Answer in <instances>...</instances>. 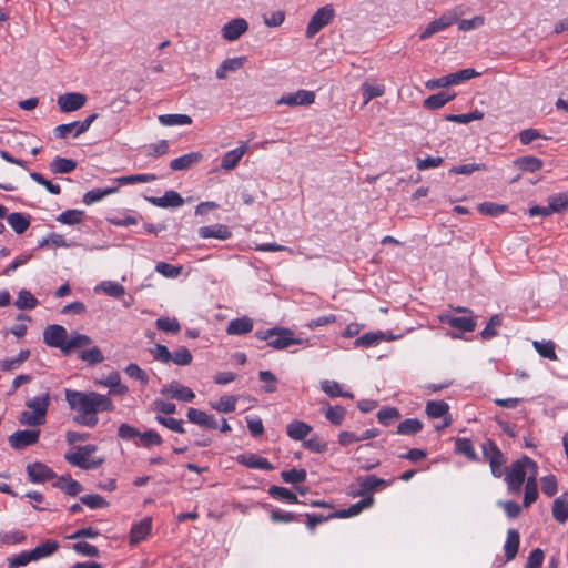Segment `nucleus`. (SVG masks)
Listing matches in <instances>:
<instances>
[{"instance_id": "nucleus-1", "label": "nucleus", "mask_w": 568, "mask_h": 568, "mask_svg": "<svg viewBox=\"0 0 568 568\" xmlns=\"http://www.w3.org/2000/svg\"><path fill=\"white\" fill-rule=\"evenodd\" d=\"M65 400L69 407L75 412L73 420L82 426L94 427L98 422V414L112 412L114 405L108 395L97 392L64 390Z\"/></svg>"}, {"instance_id": "nucleus-64", "label": "nucleus", "mask_w": 568, "mask_h": 568, "mask_svg": "<svg viewBox=\"0 0 568 568\" xmlns=\"http://www.w3.org/2000/svg\"><path fill=\"white\" fill-rule=\"evenodd\" d=\"M500 325L501 317L499 315L491 316L485 328L480 332L481 338L490 339L495 337L497 335V327H499Z\"/></svg>"}, {"instance_id": "nucleus-11", "label": "nucleus", "mask_w": 568, "mask_h": 568, "mask_svg": "<svg viewBox=\"0 0 568 568\" xmlns=\"http://www.w3.org/2000/svg\"><path fill=\"white\" fill-rule=\"evenodd\" d=\"M458 20V16L455 12H447L442 14L438 19L429 22L425 30L419 34L420 40H426L433 34L444 31Z\"/></svg>"}, {"instance_id": "nucleus-46", "label": "nucleus", "mask_w": 568, "mask_h": 568, "mask_svg": "<svg viewBox=\"0 0 568 568\" xmlns=\"http://www.w3.org/2000/svg\"><path fill=\"white\" fill-rule=\"evenodd\" d=\"M19 310H33L38 305V300L31 294L30 291L22 288L14 302Z\"/></svg>"}, {"instance_id": "nucleus-52", "label": "nucleus", "mask_w": 568, "mask_h": 568, "mask_svg": "<svg viewBox=\"0 0 568 568\" xmlns=\"http://www.w3.org/2000/svg\"><path fill=\"white\" fill-rule=\"evenodd\" d=\"M321 388L331 397H347L352 398L353 394L349 392H343L341 385L335 381L325 379L321 383Z\"/></svg>"}, {"instance_id": "nucleus-12", "label": "nucleus", "mask_w": 568, "mask_h": 568, "mask_svg": "<svg viewBox=\"0 0 568 568\" xmlns=\"http://www.w3.org/2000/svg\"><path fill=\"white\" fill-rule=\"evenodd\" d=\"M87 103V95L80 92L64 93L58 97L57 104L62 112L80 110Z\"/></svg>"}, {"instance_id": "nucleus-50", "label": "nucleus", "mask_w": 568, "mask_h": 568, "mask_svg": "<svg viewBox=\"0 0 568 568\" xmlns=\"http://www.w3.org/2000/svg\"><path fill=\"white\" fill-rule=\"evenodd\" d=\"M103 291L106 295L111 297H121L125 294V288L123 285L115 281H103L97 287L95 291Z\"/></svg>"}, {"instance_id": "nucleus-39", "label": "nucleus", "mask_w": 568, "mask_h": 568, "mask_svg": "<svg viewBox=\"0 0 568 568\" xmlns=\"http://www.w3.org/2000/svg\"><path fill=\"white\" fill-rule=\"evenodd\" d=\"M162 437L153 429L140 432L139 439L134 442L136 446L150 448L162 444Z\"/></svg>"}, {"instance_id": "nucleus-30", "label": "nucleus", "mask_w": 568, "mask_h": 568, "mask_svg": "<svg viewBox=\"0 0 568 568\" xmlns=\"http://www.w3.org/2000/svg\"><path fill=\"white\" fill-rule=\"evenodd\" d=\"M59 548V542L55 540H45L33 549L29 550L31 555V559L33 561L50 557L53 555Z\"/></svg>"}, {"instance_id": "nucleus-28", "label": "nucleus", "mask_w": 568, "mask_h": 568, "mask_svg": "<svg viewBox=\"0 0 568 568\" xmlns=\"http://www.w3.org/2000/svg\"><path fill=\"white\" fill-rule=\"evenodd\" d=\"M312 432V427L301 420H293L286 426V434L293 440H304Z\"/></svg>"}, {"instance_id": "nucleus-44", "label": "nucleus", "mask_w": 568, "mask_h": 568, "mask_svg": "<svg viewBox=\"0 0 568 568\" xmlns=\"http://www.w3.org/2000/svg\"><path fill=\"white\" fill-rule=\"evenodd\" d=\"M532 346L541 357L548 358L550 361H557V354L555 351L556 345L552 341H535Z\"/></svg>"}, {"instance_id": "nucleus-51", "label": "nucleus", "mask_w": 568, "mask_h": 568, "mask_svg": "<svg viewBox=\"0 0 568 568\" xmlns=\"http://www.w3.org/2000/svg\"><path fill=\"white\" fill-rule=\"evenodd\" d=\"M268 494L275 499L278 500H285L290 504H297L300 503L297 496L292 493L290 489L281 486H271L268 488Z\"/></svg>"}, {"instance_id": "nucleus-9", "label": "nucleus", "mask_w": 568, "mask_h": 568, "mask_svg": "<svg viewBox=\"0 0 568 568\" xmlns=\"http://www.w3.org/2000/svg\"><path fill=\"white\" fill-rule=\"evenodd\" d=\"M40 437L39 429H22L11 434L8 438L9 445L16 450H21L26 447L38 443Z\"/></svg>"}, {"instance_id": "nucleus-49", "label": "nucleus", "mask_w": 568, "mask_h": 568, "mask_svg": "<svg viewBox=\"0 0 568 568\" xmlns=\"http://www.w3.org/2000/svg\"><path fill=\"white\" fill-rule=\"evenodd\" d=\"M515 164L521 171H527V172H536L542 168V161L532 155L521 156L515 161Z\"/></svg>"}, {"instance_id": "nucleus-3", "label": "nucleus", "mask_w": 568, "mask_h": 568, "mask_svg": "<svg viewBox=\"0 0 568 568\" xmlns=\"http://www.w3.org/2000/svg\"><path fill=\"white\" fill-rule=\"evenodd\" d=\"M255 337L261 341H267V345L274 349H284L291 345L302 343V339L294 337L291 329L283 327L256 331Z\"/></svg>"}, {"instance_id": "nucleus-4", "label": "nucleus", "mask_w": 568, "mask_h": 568, "mask_svg": "<svg viewBox=\"0 0 568 568\" xmlns=\"http://www.w3.org/2000/svg\"><path fill=\"white\" fill-rule=\"evenodd\" d=\"M97 450V446L94 445H84L78 447V449L73 453H67L64 455V459L72 466L79 467L81 469H93L99 467L103 459H91V455Z\"/></svg>"}, {"instance_id": "nucleus-20", "label": "nucleus", "mask_w": 568, "mask_h": 568, "mask_svg": "<svg viewBox=\"0 0 568 568\" xmlns=\"http://www.w3.org/2000/svg\"><path fill=\"white\" fill-rule=\"evenodd\" d=\"M239 464L252 469L273 470L274 466L264 457L256 454H241L236 457Z\"/></svg>"}, {"instance_id": "nucleus-61", "label": "nucleus", "mask_w": 568, "mask_h": 568, "mask_svg": "<svg viewBox=\"0 0 568 568\" xmlns=\"http://www.w3.org/2000/svg\"><path fill=\"white\" fill-rule=\"evenodd\" d=\"M282 479L287 484H301L306 480V470L304 469H290L281 473Z\"/></svg>"}, {"instance_id": "nucleus-57", "label": "nucleus", "mask_w": 568, "mask_h": 568, "mask_svg": "<svg viewBox=\"0 0 568 568\" xmlns=\"http://www.w3.org/2000/svg\"><path fill=\"white\" fill-rule=\"evenodd\" d=\"M155 326L158 329L164 333L176 334L181 329V325L176 318L171 317H159L155 321Z\"/></svg>"}, {"instance_id": "nucleus-32", "label": "nucleus", "mask_w": 568, "mask_h": 568, "mask_svg": "<svg viewBox=\"0 0 568 568\" xmlns=\"http://www.w3.org/2000/svg\"><path fill=\"white\" fill-rule=\"evenodd\" d=\"M519 532L516 529H509L507 531V539L504 545L505 557L507 561H510L516 557L519 548Z\"/></svg>"}, {"instance_id": "nucleus-53", "label": "nucleus", "mask_w": 568, "mask_h": 568, "mask_svg": "<svg viewBox=\"0 0 568 568\" xmlns=\"http://www.w3.org/2000/svg\"><path fill=\"white\" fill-rule=\"evenodd\" d=\"M30 356L29 349H21L19 354L13 358H6L0 362V367L2 371H12L18 368L22 363H24Z\"/></svg>"}, {"instance_id": "nucleus-15", "label": "nucleus", "mask_w": 568, "mask_h": 568, "mask_svg": "<svg viewBox=\"0 0 568 568\" xmlns=\"http://www.w3.org/2000/svg\"><path fill=\"white\" fill-rule=\"evenodd\" d=\"M438 320L460 332H473L476 328V321L474 316H453L450 314H440Z\"/></svg>"}, {"instance_id": "nucleus-63", "label": "nucleus", "mask_w": 568, "mask_h": 568, "mask_svg": "<svg viewBox=\"0 0 568 568\" xmlns=\"http://www.w3.org/2000/svg\"><path fill=\"white\" fill-rule=\"evenodd\" d=\"M19 422L21 425L36 427V426H40V425L44 424L45 418L40 417L39 415H37L36 412L28 409V410H23L20 414Z\"/></svg>"}, {"instance_id": "nucleus-8", "label": "nucleus", "mask_w": 568, "mask_h": 568, "mask_svg": "<svg viewBox=\"0 0 568 568\" xmlns=\"http://www.w3.org/2000/svg\"><path fill=\"white\" fill-rule=\"evenodd\" d=\"M43 342L50 347L59 348L64 354L68 343V332L61 325L51 324L43 331Z\"/></svg>"}, {"instance_id": "nucleus-41", "label": "nucleus", "mask_w": 568, "mask_h": 568, "mask_svg": "<svg viewBox=\"0 0 568 568\" xmlns=\"http://www.w3.org/2000/svg\"><path fill=\"white\" fill-rule=\"evenodd\" d=\"M116 191V186L90 190L83 195V203L87 205H92L93 203L101 201L105 196L111 195Z\"/></svg>"}, {"instance_id": "nucleus-59", "label": "nucleus", "mask_w": 568, "mask_h": 568, "mask_svg": "<svg viewBox=\"0 0 568 568\" xmlns=\"http://www.w3.org/2000/svg\"><path fill=\"white\" fill-rule=\"evenodd\" d=\"M384 338V334L378 333H366L355 339L354 345L356 347H371L377 345Z\"/></svg>"}, {"instance_id": "nucleus-31", "label": "nucleus", "mask_w": 568, "mask_h": 568, "mask_svg": "<svg viewBox=\"0 0 568 568\" xmlns=\"http://www.w3.org/2000/svg\"><path fill=\"white\" fill-rule=\"evenodd\" d=\"M50 405V395L44 393L40 396H36L26 402L28 409L36 412L40 417L45 418L48 407Z\"/></svg>"}, {"instance_id": "nucleus-58", "label": "nucleus", "mask_w": 568, "mask_h": 568, "mask_svg": "<svg viewBox=\"0 0 568 568\" xmlns=\"http://www.w3.org/2000/svg\"><path fill=\"white\" fill-rule=\"evenodd\" d=\"M483 118L484 113L479 110H475L470 113L465 114H448L445 116V120L460 124H468L471 121L481 120Z\"/></svg>"}, {"instance_id": "nucleus-36", "label": "nucleus", "mask_w": 568, "mask_h": 568, "mask_svg": "<svg viewBox=\"0 0 568 568\" xmlns=\"http://www.w3.org/2000/svg\"><path fill=\"white\" fill-rule=\"evenodd\" d=\"M237 397L233 395H224L216 402H211L210 406L214 410L223 414L232 413L236 408Z\"/></svg>"}, {"instance_id": "nucleus-33", "label": "nucleus", "mask_w": 568, "mask_h": 568, "mask_svg": "<svg viewBox=\"0 0 568 568\" xmlns=\"http://www.w3.org/2000/svg\"><path fill=\"white\" fill-rule=\"evenodd\" d=\"M100 385L110 388V394L124 395L128 387L121 384V377L118 372L110 373L105 378L98 382Z\"/></svg>"}, {"instance_id": "nucleus-56", "label": "nucleus", "mask_w": 568, "mask_h": 568, "mask_svg": "<svg viewBox=\"0 0 568 568\" xmlns=\"http://www.w3.org/2000/svg\"><path fill=\"white\" fill-rule=\"evenodd\" d=\"M423 424L416 418H408L403 420L397 426V434L399 435H414L420 432Z\"/></svg>"}, {"instance_id": "nucleus-26", "label": "nucleus", "mask_w": 568, "mask_h": 568, "mask_svg": "<svg viewBox=\"0 0 568 568\" xmlns=\"http://www.w3.org/2000/svg\"><path fill=\"white\" fill-rule=\"evenodd\" d=\"M199 236L201 239H217V240H227L232 236V232L226 225L223 224H214L210 226H201L199 229Z\"/></svg>"}, {"instance_id": "nucleus-43", "label": "nucleus", "mask_w": 568, "mask_h": 568, "mask_svg": "<svg viewBox=\"0 0 568 568\" xmlns=\"http://www.w3.org/2000/svg\"><path fill=\"white\" fill-rule=\"evenodd\" d=\"M158 120L164 126L189 125L192 123L191 116L186 114H161Z\"/></svg>"}, {"instance_id": "nucleus-29", "label": "nucleus", "mask_w": 568, "mask_h": 568, "mask_svg": "<svg viewBox=\"0 0 568 568\" xmlns=\"http://www.w3.org/2000/svg\"><path fill=\"white\" fill-rule=\"evenodd\" d=\"M53 486L63 490L69 496H77L82 491V486L79 481L72 479L70 476H60L54 478Z\"/></svg>"}, {"instance_id": "nucleus-47", "label": "nucleus", "mask_w": 568, "mask_h": 568, "mask_svg": "<svg viewBox=\"0 0 568 568\" xmlns=\"http://www.w3.org/2000/svg\"><path fill=\"white\" fill-rule=\"evenodd\" d=\"M362 94H363V103L366 105L372 99L382 97L385 93V87L383 84H371L368 82H364L361 85Z\"/></svg>"}, {"instance_id": "nucleus-21", "label": "nucleus", "mask_w": 568, "mask_h": 568, "mask_svg": "<svg viewBox=\"0 0 568 568\" xmlns=\"http://www.w3.org/2000/svg\"><path fill=\"white\" fill-rule=\"evenodd\" d=\"M146 201L158 207H179L184 203L183 197L173 190L166 191L164 195L160 197L149 196Z\"/></svg>"}, {"instance_id": "nucleus-5", "label": "nucleus", "mask_w": 568, "mask_h": 568, "mask_svg": "<svg viewBox=\"0 0 568 568\" xmlns=\"http://www.w3.org/2000/svg\"><path fill=\"white\" fill-rule=\"evenodd\" d=\"M479 72H477L475 69L467 68L459 70L455 73H450L437 79H432L426 82V88L434 90L437 88H446L449 85L459 84L464 81L470 80L475 77H478Z\"/></svg>"}, {"instance_id": "nucleus-16", "label": "nucleus", "mask_w": 568, "mask_h": 568, "mask_svg": "<svg viewBox=\"0 0 568 568\" xmlns=\"http://www.w3.org/2000/svg\"><path fill=\"white\" fill-rule=\"evenodd\" d=\"M248 29V23L243 18H235L225 23L221 30L222 37L227 41H235Z\"/></svg>"}, {"instance_id": "nucleus-13", "label": "nucleus", "mask_w": 568, "mask_h": 568, "mask_svg": "<svg viewBox=\"0 0 568 568\" xmlns=\"http://www.w3.org/2000/svg\"><path fill=\"white\" fill-rule=\"evenodd\" d=\"M161 394L182 402H192L195 398V394L190 387L183 386L176 381L164 385L161 389Z\"/></svg>"}, {"instance_id": "nucleus-27", "label": "nucleus", "mask_w": 568, "mask_h": 568, "mask_svg": "<svg viewBox=\"0 0 568 568\" xmlns=\"http://www.w3.org/2000/svg\"><path fill=\"white\" fill-rule=\"evenodd\" d=\"M252 329L253 321L247 316H243L240 318L232 320L227 325L226 333L229 335L239 336L245 335L250 333Z\"/></svg>"}, {"instance_id": "nucleus-62", "label": "nucleus", "mask_w": 568, "mask_h": 568, "mask_svg": "<svg viewBox=\"0 0 568 568\" xmlns=\"http://www.w3.org/2000/svg\"><path fill=\"white\" fill-rule=\"evenodd\" d=\"M192 359H193V356H192L191 352L184 346H181L178 349H175L172 353V357H171V361L174 364L180 365V366H186V365L191 364Z\"/></svg>"}, {"instance_id": "nucleus-35", "label": "nucleus", "mask_w": 568, "mask_h": 568, "mask_svg": "<svg viewBox=\"0 0 568 568\" xmlns=\"http://www.w3.org/2000/svg\"><path fill=\"white\" fill-rule=\"evenodd\" d=\"M7 222L17 234L24 233L30 226L29 215L19 212L8 214Z\"/></svg>"}, {"instance_id": "nucleus-19", "label": "nucleus", "mask_w": 568, "mask_h": 568, "mask_svg": "<svg viewBox=\"0 0 568 568\" xmlns=\"http://www.w3.org/2000/svg\"><path fill=\"white\" fill-rule=\"evenodd\" d=\"M152 529V519L145 517L139 523L132 525L130 530V545L134 546L143 541Z\"/></svg>"}, {"instance_id": "nucleus-23", "label": "nucleus", "mask_w": 568, "mask_h": 568, "mask_svg": "<svg viewBox=\"0 0 568 568\" xmlns=\"http://www.w3.org/2000/svg\"><path fill=\"white\" fill-rule=\"evenodd\" d=\"M247 149L246 143H242L240 146L227 151L221 160V169L225 171L233 170L247 152Z\"/></svg>"}, {"instance_id": "nucleus-7", "label": "nucleus", "mask_w": 568, "mask_h": 568, "mask_svg": "<svg viewBox=\"0 0 568 568\" xmlns=\"http://www.w3.org/2000/svg\"><path fill=\"white\" fill-rule=\"evenodd\" d=\"M97 118L98 114L92 113L89 116H87L83 121H74L71 123L60 124L54 129V134L59 139H65L69 135L78 138L89 130V128Z\"/></svg>"}, {"instance_id": "nucleus-45", "label": "nucleus", "mask_w": 568, "mask_h": 568, "mask_svg": "<svg viewBox=\"0 0 568 568\" xmlns=\"http://www.w3.org/2000/svg\"><path fill=\"white\" fill-rule=\"evenodd\" d=\"M455 94H448L447 92H439L425 99L424 106L430 110H436L444 106L447 102L453 100Z\"/></svg>"}, {"instance_id": "nucleus-10", "label": "nucleus", "mask_w": 568, "mask_h": 568, "mask_svg": "<svg viewBox=\"0 0 568 568\" xmlns=\"http://www.w3.org/2000/svg\"><path fill=\"white\" fill-rule=\"evenodd\" d=\"M315 102V93L313 91L300 89L293 93L283 94L277 101L276 105H311Z\"/></svg>"}, {"instance_id": "nucleus-2", "label": "nucleus", "mask_w": 568, "mask_h": 568, "mask_svg": "<svg viewBox=\"0 0 568 568\" xmlns=\"http://www.w3.org/2000/svg\"><path fill=\"white\" fill-rule=\"evenodd\" d=\"M531 474L537 477L538 467L537 464L528 456H523L514 462L509 467H506L504 475L508 493L518 494L523 484H526L527 477Z\"/></svg>"}, {"instance_id": "nucleus-37", "label": "nucleus", "mask_w": 568, "mask_h": 568, "mask_svg": "<svg viewBox=\"0 0 568 568\" xmlns=\"http://www.w3.org/2000/svg\"><path fill=\"white\" fill-rule=\"evenodd\" d=\"M78 163L72 159L57 156L50 163V170L52 173H70L75 170Z\"/></svg>"}, {"instance_id": "nucleus-24", "label": "nucleus", "mask_w": 568, "mask_h": 568, "mask_svg": "<svg viewBox=\"0 0 568 568\" xmlns=\"http://www.w3.org/2000/svg\"><path fill=\"white\" fill-rule=\"evenodd\" d=\"M374 498L372 496L364 497L359 501L353 504L346 509L338 510L337 513L331 514L329 517L335 518H348L358 515L364 509L372 507Z\"/></svg>"}, {"instance_id": "nucleus-17", "label": "nucleus", "mask_w": 568, "mask_h": 568, "mask_svg": "<svg viewBox=\"0 0 568 568\" xmlns=\"http://www.w3.org/2000/svg\"><path fill=\"white\" fill-rule=\"evenodd\" d=\"M248 59L245 55L225 59L216 69V78L224 80L229 73L239 71L247 63Z\"/></svg>"}, {"instance_id": "nucleus-18", "label": "nucleus", "mask_w": 568, "mask_h": 568, "mask_svg": "<svg viewBox=\"0 0 568 568\" xmlns=\"http://www.w3.org/2000/svg\"><path fill=\"white\" fill-rule=\"evenodd\" d=\"M27 473L29 479L32 483H44L49 479H53L57 477L54 471L49 468L45 464L42 463H33L27 466Z\"/></svg>"}, {"instance_id": "nucleus-60", "label": "nucleus", "mask_w": 568, "mask_h": 568, "mask_svg": "<svg viewBox=\"0 0 568 568\" xmlns=\"http://www.w3.org/2000/svg\"><path fill=\"white\" fill-rule=\"evenodd\" d=\"M83 212L79 210H67L62 212L58 217L57 221L67 224V225H74L79 224L82 221Z\"/></svg>"}, {"instance_id": "nucleus-42", "label": "nucleus", "mask_w": 568, "mask_h": 568, "mask_svg": "<svg viewBox=\"0 0 568 568\" xmlns=\"http://www.w3.org/2000/svg\"><path fill=\"white\" fill-rule=\"evenodd\" d=\"M552 516L554 518L564 524L568 519V499L565 496H560L555 499L552 505Z\"/></svg>"}, {"instance_id": "nucleus-48", "label": "nucleus", "mask_w": 568, "mask_h": 568, "mask_svg": "<svg viewBox=\"0 0 568 568\" xmlns=\"http://www.w3.org/2000/svg\"><path fill=\"white\" fill-rule=\"evenodd\" d=\"M156 180L155 174H132V175H123L119 176L114 180L119 185H128L133 183H150Z\"/></svg>"}, {"instance_id": "nucleus-38", "label": "nucleus", "mask_w": 568, "mask_h": 568, "mask_svg": "<svg viewBox=\"0 0 568 568\" xmlns=\"http://www.w3.org/2000/svg\"><path fill=\"white\" fill-rule=\"evenodd\" d=\"M538 498V485L537 477L534 474L527 477L525 484V496H524V507H529L532 503H535Z\"/></svg>"}, {"instance_id": "nucleus-22", "label": "nucleus", "mask_w": 568, "mask_h": 568, "mask_svg": "<svg viewBox=\"0 0 568 568\" xmlns=\"http://www.w3.org/2000/svg\"><path fill=\"white\" fill-rule=\"evenodd\" d=\"M187 419L196 425H200L202 427L209 428V429H215L219 427L217 420L213 415H209L207 413L196 409V408H189L186 413Z\"/></svg>"}, {"instance_id": "nucleus-25", "label": "nucleus", "mask_w": 568, "mask_h": 568, "mask_svg": "<svg viewBox=\"0 0 568 568\" xmlns=\"http://www.w3.org/2000/svg\"><path fill=\"white\" fill-rule=\"evenodd\" d=\"M448 409H449L448 404L443 402V400H429L426 404V409L425 410H426V414L430 418L445 417L444 425L442 426V428H444V427H447L450 424V418L446 417V415L448 414ZM437 428L440 429V427H437Z\"/></svg>"}, {"instance_id": "nucleus-40", "label": "nucleus", "mask_w": 568, "mask_h": 568, "mask_svg": "<svg viewBox=\"0 0 568 568\" xmlns=\"http://www.w3.org/2000/svg\"><path fill=\"white\" fill-rule=\"evenodd\" d=\"M92 343V339L84 334L73 333L71 336H68V343L65 345L64 355L70 354L73 349L82 348L89 346Z\"/></svg>"}, {"instance_id": "nucleus-6", "label": "nucleus", "mask_w": 568, "mask_h": 568, "mask_svg": "<svg viewBox=\"0 0 568 568\" xmlns=\"http://www.w3.org/2000/svg\"><path fill=\"white\" fill-rule=\"evenodd\" d=\"M335 17V10L332 4H326L320 8L310 19L306 27L305 36L307 39H312L324 27H326Z\"/></svg>"}, {"instance_id": "nucleus-54", "label": "nucleus", "mask_w": 568, "mask_h": 568, "mask_svg": "<svg viewBox=\"0 0 568 568\" xmlns=\"http://www.w3.org/2000/svg\"><path fill=\"white\" fill-rule=\"evenodd\" d=\"M456 452L468 457L473 462H478L479 458L474 450L473 444L468 438H457L455 442Z\"/></svg>"}, {"instance_id": "nucleus-34", "label": "nucleus", "mask_w": 568, "mask_h": 568, "mask_svg": "<svg viewBox=\"0 0 568 568\" xmlns=\"http://www.w3.org/2000/svg\"><path fill=\"white\" fill-rule=\"evenodd\" d=\"M202 159V155L197 152H192L173 159L170 162V168L173 171L187 170L193 164L197 163Z\"/></svg>"}, {"instance_id": "nucleus-55", "label": "nucleus", "mask_w": 568, "mask_h": 568, "mask_svg": "<svg viewBox=\"0 0 568 568\" xmlns=\"http://www.w3.org/2000/svg\"><path fill=\"white\" fill-rule=\"evenodd\" d=\"M549 210L552 213H561L568 207V193H558L548 199Z\"/></svg>"}, {"instance_id": "nucleus-14", "label": "nucleus", "mask_w": 568, "mask_h": 568, "mask_svg": "<svg viewBox=\"0 0 568 568\" xmlns=\"http://www.w3.org/2000/svg\"><path fill=\"white\" fill-rule=\"evenodd\" d=\"M357 483L361 490L354 494V496H365L390 485L393 480H385L375 475H366L358 477Z\"/></svg>"}]
</instances>
